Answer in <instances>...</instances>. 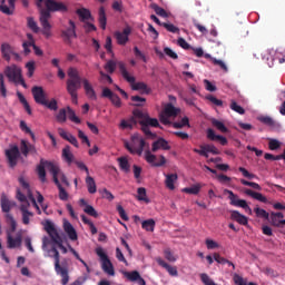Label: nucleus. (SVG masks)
<instances>
[{
  "mask_svg": "<svg viewBox=\"0 0 285 285\" xmlns=\"http://www.w3.org/2000/svg\"><path fill=\"white\" fill-rule=\"evenodd\" d=\"M78 17H80L81 21H88L92 14L90 13V10L86 8L78 9L77 11Z\"/></svg>",
  "mask_w": 285,
  "mask_h": 285,
  "instance_id": "obj_41",
  "label": "nucleus"
},
{
  "mask_svg": "<svg viewBox=\"0 0 285 285\" xmlns=\"http://www.w3.org/2000/svg\"><path fill=\"white\" fill-rule=\"evenodd\" d=\"M27 26L32 32H39V24H37V21H35V18L29 17L27 18Z\"/></svg>",
  "mask_w": 285,
  "mask_h": 285,
  "instance_id": "obj_47",
  "label": "nucleus"
},
{
  "mask_svg": "<svg viewBox=\"0 0 285 285\" xmlns=\"http://www.w3.org/2000/svg\"><path fill=\"white\" fill-rule=\"evenodd\" d=\"M174 128H184L186 126H188V128H190V120L188 119V117H184L180 122H174L173 124Z\"/></svg>",
  "mask_w": 285,
  "mask_h": 285,
  "instance_id": "obj_53",
  "label": "nucleus"
},
{
  "mask_svg": "<svg viewBox=\"0 0 285 285\" xmlns=\"http://www.w3.org/2000/svg\"><path fill=\"white\" fill-rule=\"evenodd\" d=\"M137 194H138L137 196L138 202H145V204H150V198L146 194V188L144 187L138 188Z\"/></svg>",
  "mask_w": 285,
  "mask_h": 285,
  "instance_id": "obj_35",
  "label": "nucleus"
},
{
  "mask_svg": "<svg viewBox=\"0 0 285 285\" xmlns=\"http://www.w3.org/2000/svg\"><path fill=\"white\" fill-rule=\"evenodd\" d=\"M177 179H178L177 174H168V175H166L165 186H167V188L169 190H175V181H177Z\"/></svg>",
  "mask_w": 285,
  "mask_h": 285,
  "instance_id": "obj_28",
  "label": "nucleus"
},
{
  "mask_svg": "<svg viewBox=\"0 0 285 285\" xmlns=\"http://www.w3.org/2000/svg\"><path fill=\"white\" fill-rule=\"evenodd\" d=\"M31 92L36 104H39L40 106H43L48 100L43 87L35 86L32 87Z\"/></svg>",
  "mask_w": 285,
  "mask_h": 285,
  "instance_id": "obj_16",
  "label": "nucleus"
},
{
  "mask_svg": "<svg viewBox=\"0 0 285 285\" xmlns=\"http://www.w3.org/2000/svg\"><path fill=\"white\" fill-rule=\"evenodd\" d=\"M134 55H135L136 59H141V61H144V63L148 62L146 55L144 52H141V50H139V47H134Z\"/></svg>",
  "mask_w": 285,
  "mask_h": 285,
  "instance_id": "obj_57",
  "label": "nucleus"
},
{
  "mask_svg": "<svg viewBox=\"0 0 285 285\" xmlns=\"http://www.w3.org/2000/svg\"><path fill=\"white\" fill-rule=\"evenodd\" d=\"M67 115H68V119L73 124H81V119L77 117V114H75V110H72V108L67 107Z\"/></svg>",
  "mask_w": 285,
  "mask_h": 285,
  "instance_id": "obj_45",
  "label": "nucleus"
},
{
  "mask_svg": "<svg viewBox=\"0 0 285 285\" xmlns=\"http://www.w3.org/2000/svg\"><path fill=\"white\" fill-rule=\"evenodd\" d=\"M42 250L48 253V257L53 259V268L56 274L61 276V284L68 285V282H70L68 261L63 259L61 262V255L59 254V249H57V244H55L50 237L45 236L42 238Z\"/></svg>",
  "mask_w": 285,
  "mask_h": 285,
  "instance_id": "obj_3",
  "label": "nucleus"
},
{
  "mask_svg": "<svg viewBox=\"0 0 285 285\" xmlns=\"http://www.w3.org/2000/svg\"><path fill=\"white\" fill-rule=\"evenodd\" d=\"M63 230L65 233H67L69 239H71V242H77L78 236H77V230L75 229V227L72 226V224L68 220H66L63 223Z\"/></svg>",
  "mask_w": 285,
  "mask_h": 285,
  "instance_id": "obj_19",
  "label": "nucleus"
},
{
  "mask_svg": "<svg viewBox=\"0 0 285 285\" xmlns=\"http://www.w3.org/2000/svg\"><path fill=\"white\" fill-rule=\"evenodd\" d=\"M125 148L130 153V155H138L141 157L144 155V149L147 148L145 151V160L147 164H150L154 168H161V166H166V157L164 155L157 156L149 151L150 145L146 142V140L139 136V134H134L131 136V144L125 141Z\"/></svg>",
  "mask_w": 285,
  "mask_h": 285,
  "instance_id": "obj_1",
  "label": "nucleus"
},
{
  "mask_svg": "<svg viewBox=\"0 0 285 285\" xmlns=\"http://www.w3.org/2000/svg\"><path fill=\"white\" fill-rule=\"evenodd\" d=\"M119 167L122 173H130V163L128 161V158L120 157L118 158Z\"/></svg>",
  "mask_w": 285,
  "mask_h": 285,
  "instance_id": "obj_36",
  "label": "nucleus"
},
{
  "mask_svg": "<svg viewBox=\"0 0 285 285\" xmlns=\"http://www.w3.org/2000/svg\"><path fill=\"white\" fill-rule=\"evenodd\" d=\"M230 218L237 222V224H240V226H248V217L240 214L238 210H233Z\"/></svg>",
  "mask_w": 285,
  "mask_h": 285,
  "instance_id": "obj_21",
  "label": "nucleus"
},
{
  "mask_svg": "<svg viewBox=\"0 0 285 285\" xmlns=\"http://www.w3.org/2000/svg\"><path fill=\"white\" fill-rule=\"evenodd\" d=\"M26 68H27V70H28L27 77H29V79L32 78L33 75H35V70H36L35 61L31 60V61L27 62V63H26Z\"/></svg>",
  "mask_w": 285,
  "mask_h": 285,
  "instance_id": "obj_58",
  "label": "nucleus"
},
{
  "mask_svg": "<svg viewBox=\"0 0 285 285\" xmlns=\"http://www.w3.org/2000/svg\"><path fill=\"white\" fill-rule=\"evenodd\" d=\"M206 247L208 250H215L219 246V244L210 238L205 240Z\"/></svg>",
  "mask_w": 285,
  "mask_h": 285,
  "instance_id": "obj_62",
  "label": "nucleus"
},
{
  "mask_svg": "<svg viewBox=\"0 0 285 285\" xmlns=\"http://www.w3.org/2000/svg\"><path fill=\"white\" fill-rule=\"evenodd\" d=\"M124 275L125 277H127V279H129V282H137V279H139V277L141 276L137 271L125 272Z\"/></svg>",
  "mask_w": 285,
  "mask_h": 285,
  "instance_id": "obj_48",
  "label": "nucleus"
},
{
  "mask_svg": "<svg viewBox=\"0 0 285 285\" xmlns=\"http://www.w3.org/2000/svg\"><path fill=\"white\" fill-rule=\"evenodd\" d=\"M105 70L108 71L109 75H112L115 70H117V62H115L114 60L107 61V63L105 65Z\"/></svg>",
  "mask_w": 285,
  "mask_h": 285,
  "instance_id": "obj_56",
  "label": "nucleus"
},
{
  "mask_svg": "<svg viewBox=\"0 0 285 285\" xmlns=\"http://www.w3.org/2000/svg\"><path fill=\"white\" fill-rule=\"evenodd\" d=\"M282 144L277 139H271L268 142L269 150H278L281 148Z\"/></svg>",
  "mask_w": 285,
  "mask_h": 285,
  "instance_id": "obj_63",
  "label": "nucleus"
},
{
  "mask_svg": "<svg viewBox=\"0 0 285 285\" xmlns=\"http://www.w3.org/2000/svg\"><path fill=\"white\" fill-rule=\"evenodd\" d=\"M27 39H29V41H24L22 43L24 55H28L30 52V48L35 46V38L32 37V33H27Z\"/></svg>",
  "mask_w": 285,
  "mask_h": 285,
  "instance_id": "obj_33",
  "label": "nucleus"
},
{
  "mask_svg": "<svg viewBox=\"0 0 285 285\" xmlns=\"http://www.w3.org/2000/svg\"><path fill=\"white\" fill-rule=\"evenodd\" d=\"M181 109L174 107L170 102L166 104L159 118L164 126L170 125V117H177Z\"/></svg>",
  "mask_w": 285,
  "mask_h": 285,
  "instance_id": "obj_11",
  "label": "nucleus"
},
{
  "mask_svg": "<svg viewBox=\"0 0 285 285\" xmlns=\"http://www.w3.org/2000/svg\"><path fill=\"white\" fill-rule=\"evenodd\" d=\"M258 119L262 124H264L265 126H268L269 128H277V126H279V124H277V121H275L269 116H263V117H259Z\"/></svg>",
  "mask_w": 285,
  "mask_h": 285,
  "instance_id": "obj_32",
  "label": "nucleus"
},
{
  "mask_svg": "<svg viewBox=\"0 0 285 285\" xmlns=\"http://www.w3.org/2000/svg\"><path fill=\"white\" fill-rule=\"evenodd\" d=\"M156 262L159 266L165 268L167 271V273H169V275H171V277H177V275H179V273L177 272V267L170 266L168 263L163 261L161 257L156 258Z\"/></svg>",
  "mask_w": 285,
  "mask_h": 285,
  "instance_id": "obj_20",
  "label": "nucleus"
},
{
  "mask_svg": "<svg viewBox=\"0 0 285 285\" xmlns=\"http://www.w3.org/2000/svg\"><path fill=\"white\" fill-rule=\"evenodd\" d=\"M62 158L65 159V161H67L69 166L70 164H75V154H72V151L70 150V146H66L62 149Z\"/></svg>",
  "mask_w": 285,
  "mask_h": 285,
  "instance_id": "obj_26",
  "label": "nucleus"
},
{
  "mask_svg": "<svg viewBox=\"0 0 285 285\" xmlns=\"http://www.w3.org/2000/svg\"><path fill=\"white\" fill-rule=\"evenodd\" d=\"M132 115L137 119H141L139 121L140 126H151V128H159V120L157 118H150L149 116H145L141 110L135 109L132 111Z\"/></svg>",
  "mask_w": 285,
  "mask_h": 285,
  "instance_id": "obj_12",
  "label": "nucleus"
},
{
  "mask_svg": "<svg viewBox=\"0 0 285 285\" xmlns=\"http://www.w3.org/2000/svg\"><path fill=\"white\" fill-rule=\"evenodd\" d=\"M254 213H255L256 217H258L261 219H266V220L271 219V214H268V212H266L265 209L255 207Z\"/></svg>",
  "mask_w": 285,
  "mask_h": 285,
  "instance_id": "obj_39",
  "label": "nucleus"
},
{
  "mask_svg": "<svg viewBox=\"0 0 285 285\" xmlns=\"http://www.w3.org/2000/svg\"><path fill=\"white\" fill-rule=\"evenodd\" d=\"M98 21L101 30H106L108 18L106 17V8L100 7L98 11Z\"/></svg>",
  "mask_w": 285,
  "mask_h": 285,
  "instance_id": "obj_25",
  "label": "nucleus"
},
{
  "mask_svg": "<svg viewBox=\"0 0 285 285\" xmlns=\"http://www.w3.org/2000/svg\"><path fill=\"white\" fill-rule=\"evenodd\" d=\"M20 130H22V132H26V135H30L31 139L35 141V132H32V129L28 127V124H26V120L20 121Z\"/></svg>",
  "mask_w": 285,
  "mask_h": 285,
  "instance_id": "obj_46",
  "label": "nucleus"
},
{
  "mask_svg": "<svg viewBox=\"0 0 285 285\" xmlns=\"http://www.w3.org/2000/svg\"><path fill=\"white\" fill-rule=\"evenodd\" d=\"M0 206L2 213H6V219L8 224L11 226L12 233H14V230H17V220H14V216L10 214V210L14 208V202L10 200L6 193H2L0 197Z\"/></svg>",
  "mask_w": 285,
  "mask_h": 285,
  "instance_id": "obj_7",
  "label": "nucleus"
},
{
  "mask_svg": "<svg viewBox=\"0 0 285 285\" xmlns=\"http://www.w3.org/2000/svg\"><path fill=\"white\" fill-rule=\"evenodd\" d=\"M69 28L61 31V38L63 39L65 43H72V39H77V31L75 21L69 20Z\"/></svg>",
  "mask_w": 285,
  "mask_h": 285,
  "instance_id": "obj_13",
  "label": "nucleus"
},
{
  "mask_svg": "<svg viewBox=\"0 0 285 285\" xmlns=\"http://www.w3.org/2000/svg\"><path fill=\"white\" fill-rule=\"evenodd\" d=\"M17 97H18L20 104H22L26 112H28V115H32V108H30V104H28V100L26 99V96H23V94L18 91Z\"/></svg>",
  "mask_w": 285,
  "mask_h": 285,
  "instance_id": "obj_31",
  "label": "nucleus"
},
{
  "mask_svg": "<svg viewBox=\"0 0 285 285\" xmlns=\"http://www.w3.org/2000/svg\"><path fill=\"white\" fill-rule=\"evenodd\" d=\"M20 153L23 157H28L30 155V142L26 140H21L20 142Z\"/></svg>",
  "mask_w": 285,
  "mask_h": 285,
  "instance_id": "obj_44",
  "label": "nucleus"
},
{
  "mask_svg": "<svg viewBox=\"0 0 285 285\" xmlns=\"http://www.w3.org/2000/svg\"><path fill=\"white\" fill-rule=\"evenodd\" d=\"M86 186L87 190L90 195H95L97 193V183H95V178H92L90 175L86 177Z\"/></svg>",
  "mask_w": 285,
  "mask_h": 285,
  "instance_id": "obj_27",
  "label": "nucleus"
},
{
  "mask_svg": "<svg viewBox=\"0 0 285 285\" xmlns=\"http://www.w3.org/2000/svg\"><path fill=\"white\" fill-rule=\"evenodd\" d=\"M163 150H170V145H168V141L164 138H159L158 140L154 141L151 145V153H157L159 149Z\"/></svg>",
  "mask_w": 285,
  "mask_h": 285,
  "instance_id": "obj_18",
  "label": "nucleus"
},
{
  "mask_svg": "<svg viewBox=\"0 0 285 285\" xmlns=\"http://www.w3.org/2000/svg\"><path fill=\"white\" fill-rule=\"evenodd\" d=\"M4 156L9 168H16L17 164H19V158L21 157V150H19V146L10 145L9 148L4 150Z\"/></svg>",
  "mask_w": 285,
  "mask_h": 285,
  "instance_id": "obj_10",
  "label": "nucleus"
},
{
  "mask_svg": "<svg viewBox=\"0 0 285 285\" xmlns=\"http://www.w3.org/2000/svg\"><path fill=\"white\" fill-rule=\"evenodd\" d=\"M216 178L219 181V184H230V181H232V178L224 174L217 175Z\"/></svg>",
  "mask_w": 285,
  "mask_h": 285,
  "instance_id": "obj_64",
  "label": "nucleus"
},
{
  "mask_svg": "<svg viewBox=\"0 0 285 285\" xmlns=\"http://www.w3.org/2000/svg\"><path fill=\"white\" fill-rule=\"evenodd\" d=\"M225 193L228 195V199L230 200V206H236L237 202H239V197L233 193L230 189H225Z\"/></svg>",
  "mask_w": 285,
  "mask_h": 285,
  "instance_id": "obj_50",
  "label": "nucleus"
},
{
  "mask_svg": "<svg viewBox=\"0 0 285 285\" xmlns=\"http://www.w3.org/2000/svg\"><path fill=\"white\" fill-rule=\"evenodd\" d=\"M199 148H203L207 153H212V155H219V149H217L215 145H200Z\"/></svg>",
  "mask_w": 285,
  "mask_h": 285,
  "instance_id": "obj_52",
  "label": "nucleus"
},
{
  "mask_svg": "<svg viewBox=\"0 0 285 285\" xmlns=\"http://www.w3.org/2000/svg\"><path fill=\"white\" fill-rule=\"evenodd\" d=\"M67 76L69 77L67 79V92H77L79 88H82L85 90V95L88 97V99H91L92 101H97V91H95V88L92 87V83L88 78H81L79 75V70L75 67H70L67 70Z\"/></svg>",
  "mask_w": 285,
  "mask_h": 285,
  "instance_id": "obj_4",
  "label": "nucleus"
},
{
  "mask_svg": "<svg viewBox=\"0 0 285 285\" xmlns=\"http://www.w3.org/2000/svg\"><path fill=\"white\" fill-rule=\"evenodd\" d=\"M141 228L148 233L155 232V219L150 218L141 223Z\"/></svg>",
  "mask_w": 285,
  "mask_h": 285,
  "instance_id": "obj_37",
  "label": "nucleus"
},
{
  "mask_svg": "<svg viewBox=\"0 0 285 285\" xmlns=\"http://www.w3.org/2000/svg\"><path fill=\"white\" fill-rule=\"evenodd\" d=\"M117 66L121 77L126 79L128 83H130L132 90H141L142 95H150V88L148 85H146V82H135L136 78L130 76L128 69L126 68V63L119 61L117 62Z\"/></svg>",
  "mask_w": 285,
  "mask_h": 285,
  "instance_id": "obj_6",
  "label": "nucleus"
},
{
  "mask_svg": "<svg viewBox=\"0 0 285 285\" xmlns=\"http://www.w3.org/2000/svg\"><path fill=\"white\" fill-rule=\"evenodd\" d=\"M240 184H243V186H249L250 188H254V190H262V186H259L257 183L240 179Z\"/></svg>",
  "mask_w": 285,
  "mask_h": 285,
  "instance_id": "obj_59",
  "label": "nucleus"
},
{
  "mask_svg": "<svg viewBox=\"0 0 285 285\" xmlns=\"http://www.w3.org/2000/svg\"><path fill=\"white\" fill-rule=\"evenodd\" d=\"M0 94L1 97H8V89L6 88V81L3 79V73H0Z\"/></svg>",
  "mask_w": 285,
  "mask_h": 285,
  "instance_id": "obj_55",
  "label": "nucleus"
},
{
  "mask_svg": "<svg viewBox=\"0 0 285 285\" xmlns=\"http://www.w3.org/2000/svg\"><path fill=\"white\" fill-rule=\"evenodd\" d=\"M42 226L52 242H56V239H59L61 237L59 236V232H57V228H55V224H52V222L46 220L45 223H42Z\"/></svg>",
  "mask_w": 285,
  "mask_h": 285,
  "instance_id": "obj_17",
  "label": "nucleus"
},
{
  "mask_svg": "<svg viewBox=\"0 0 285 285\" xmlns=\"http://www.w3.org/2000/svg\"><path fill=\"white\" fill-rule=\"evenodd\" d=\"M245 195H248V197H252L257 202H262V204L268 203V198H266V196H264L262 193L253 191V189H246Z\"/></svg>",
  "mask_w": 285,
  "mask_h": 285,
  "instance_id": "obj_23",
  "label": "nucleus"
},
{
  "mask_svg": "<svg viewBox=\"0 0 285 285\" xmlns=\"http://www.w3.org/2000/svg\"><path fill=\"white\" fill-rule=\"evenodd\" d=\"M56 119L58 124H66V121H68V111L66 110V108L59 109Z\"/></svg>",
  "mask_w": 285,
  "mask_h": 285,
  "instance_id": "obj_38",
  "label": "nucleus"
},
{
  "mask_svg": "<svg viewBox=\"0 0 285 285\" xmlns=\"http://www.w3.org/2000/svg\"><path fill=\"white\" fill-rule=\"evenodd\" d=\"M212 124L220 132H228V128L226 127V125H224V122H222V121H219L217 119H214V120H212Z\"/></svg>",
  "mask_w": 285,
  "mask_h": 285,
  "instance_id": "obj_51",
  "label": "nucleus"
},
{
  "mask_svg": "<svg viewBox=\"0 0 285 285\" xmlns=\"http://www.w3.org/2000/svg\"><path fill=\"white\" fill-rule=\"evenodd\" d=\"M151 9L156 12V14H158V17H163L164 19L168 18V12L157 3H153Z\"/></svg>",
  "mask_w": 285,
  "mask_h": 285,
  "instance_id": "obj_43",
  "label": "nucleus"
},
{
  "mask_svg": "<svg viewBox=\"0 0 285 285\" xmlns=\"http://www.w3.org/2000/svg\"><path fill=\"white\" fill-rule=\"evenodd\" d=\"M96 255L99 256L101 269L104 271V273H106V275H109L110 277H115V266L112 265V262H110V258L108 257V254H106V250H104L102 247H97Z\"/></svg>",
  "mask_w": 285,
  "mask_h": 285,
  "instance_id": "obj_8",
  "label": "nucleus"
},
{
  "mask_svg": "<svg viewBox=\"0 0 285 285\" xmlns=\"http://www.w3.org/2000/svg\"><path fill=\"white\" fill-rule=\"evenodd\" d=\"M4 75L12 83H20V86L28 88L26 85V80L21 76V68L17 67V65L9 66L4 69Z\"/></svg>",
  "mask_w": 285,
  "mask_h": 285,
  "instance_id": "obj_9",
  "label": "nucleus"
},
{
  "mask_svg": "<svg viewBox=\"0 0 285 285\" xmlns=\"http://www.w3.org/2000/svg\"><path fill=\"white\" fill-rule=\"evenodd\" d=\"M239 173H242L243 177H246L247 179H257V176L255 174L249 173L246 168L239 167Z\"/></svg>",
  "mask_w": 285,
  "mask_h": 285,
  "instance_id": "obj_60",
  "label": "nucleus"
},
{
  "mask_svg": "<svg viewBox=\"0 0 285 285\" xmlns=\"http://www.w3.org/2000/svg\"><path fill=\"white\" fill-rule=\"evenodd\" d=\"M135 126H137V120L135 119V117H131L129 120L122 119L120 121L119 128L121 130H132Z\"/></svg>",
  "mask_w": 285,
  "mask_h": 285,
  "instance_id": "obj_24",
  "label": "nucleus"
},
{
  "mask_svg": "<svg viewBox=\"0 0 285 285\" xmlns=\"http://www.w3.org/2000/svg\"><path fill=\"white\" fill-rule=\"evenodd\" d=\"M202 190V185L196 184L191 187H185L183 188V193H186L187 195H199V191Z\"/></svg>",
  "mask_w": 285,
  "mask_h": 285,
  "instance_id": "obj_34",
  "label": "nucleus"
},
{
  "mask_svg": "<svg viewBox=\"0 0 285 285\" xmlns=\"http://www.w3.org/2000/svg\"><path fill=\"white\" fill-rule=\"evenodd\" d=\"M131 101L134 102L132 106L136 108H141L146 106V98L141 96H131Z\"/></svg>",
  "mask_w": 285,
  "mask_h": 285,
  "instance_id": "obj_42",
  "label": "nucleus"
},
{
  "mask_svg": "<svg viewBox=\"0 0 285 285\" xmlns=\"http://www.w3.org/2000/svg\"><path fill=\"white\" fill-rule=\"evenodd\" d=\"M163 28H166V30L168 32H173L174 35H176L177 32H179V28H177L175 24L173 23H167V22H163Z\"/></svg>",
  "mask_w": 285,
  "mask_h": 285,
  "instance_id": "obj_61",
  "label": "nucleus"
},
{
  "mask_svg": "<svg viewBox=\"0 0 285 285\" xmlns=\"http://www.w3.org/2000/svg\"><path fill=\"white\" fill-rule=\"evenodd\" d=\"M101 97L109 99L115 108H121V98H119L117 94L112 92L110 88L105 87L102 89Z\"/></svg>",
  "mask_w": 285,
  "mask_h": 285,
  "instance_id": "obj_15",
  "label": "nucleus"
},
{
  "mask_svg": "<svg viewBox=\"0 0 285 285\" xmlns=\"http://www.w3.org/2000/svg\"><path fill=\"white\" fill-rule=\"evenodd\" d=\"M46 169L52 175L53 184H56L59 190V199H61V202H68V191H66V188H63V186H61V183H59V166H57L52 161L45 160L43 158L40 159V164L37 166V174L42 184H46V181L48 180L46 178Z\"/></svg>",
  "mask_w": 285,
  "mask_h": 285,
  "instance_id": "obj_5",
  "label": "nucleus"
},
{
  "mask_svg": "<svg viewBox=\"0 0 285 285\" xmlns=\"http://www.w3.org/2000/svg\"><path fill=\"white\" fill-rule=\"evenodd\" d=\"M132 33V28L127 26L122 31H116L115 38L117 40L118 46H126L128 41H130V35Z\"/></svg>",
  "mask_w": 285,
  "mask_h": 285,
  "instance_id": "obj_14",
  "label": "nucleus"
},
{
  "mask_svg": "<svg viewBox=\"0 0 285 285\" xmlns=\"http://www.w3.org/2000/svg\"><path fill=\"white\" fill-rule=\"evenodd\" d=\"M59 135L62 137V139H66V141H69V144L75 146V148H79V141L72 134H68L66 130L59 129Z\"/></svg>",
  "mask_w": 285,
  "mask_h": 285,
  "instance_id": "obj_22",
  "label": "nucleus"
},
{
  "mask_svg": "<svg viewBox=\"0 0 285 285\" xmlns=\"http://www.w3.org/2000/svg\"><path fill=\"white\" fill-rule=\"evenodd\" d=\"M36 6L39 9L40 26L42 27L41 33L46 39L52 37V24H50V12H68V7L63 2L57 0H45V6L47 9H43V0H36Z\"/></svg>",
  "mask_w": 285,
  "mask_h": 285,
  "instance_id": "obj_2",
  "label": "nucleus"
},
{
  "mask_svg": "<svg viewBox=\"0 0 285 285\" xmlns=\"http://www.w3.org/2000/svg\"><path fill=\"white\" fill-rule=\"evenodd\" d=\"M42 106H45V108H48V110H53V111L59 110V104L55 98H51L50 100L45 101Z\"/></svg>",
  "mask_w": 285,
  "mask_h": 285,
  "instance_id": "obj_40",
  "label": "nucleus"
},
{
  "mask_svg": "<svg viewBox=\"0 0 285 285\" xmlns=\"http://www.w3.org/2000/svg\"><path fill=\"white\" fill-rule=\"evenodd\" d=\"M230 110H234V112H237L238 115H245L246 110L243 109L242 106L237 105V101L232 100L230 106H229Z\"/></svg>",
  "mask_w": 285,
  "mask_h": 285,
  "instance_id": "obj_49",
  "label": "nucleus"
},
{
  "mask_svg": "<svg viewBox=\"0 0 285 285\" xmlns=\"http://www.w3.org/2000/svg\"><path fill=\"white\" fill-rule=\"evenodd\" d=\"M83 213H86L90 217H95V218L99 217V214L97 213V209H95V207H92L91 205H86V207L83 209Z\"/></svg>",
  "mask_w": 285,
  "mask_h": 285,
  "instance_id": "obj_54",
  "label": "nucleus"
},
{
  "mask_svg": "<svg viewBox=\"0 0 285 285\" xmlns=\"http://www.w3.org/2000/svg\"><path fill=\"white\" fill-rule=\"evenodd\" d=\"M1 52H2L3 59H6V61H10V55H12V52H13L10 43L3 42L1 45Z\"/></svg>",
  "mask_w": 285,
  "mask_h": 285,
  "instance_id": "obj_29",
  "label": "nucleus"
},
{
  "mask_svg": "<svg viewBox=\"0 0 285 285\" xmlns=\"http://www.w3.org/2000/svg\"><path fill=\"white\" fill-rule=\"evenodd\" d=\"M7 246L8 248H19L21 246V237L13 238L12 235H8L7 237Z\"/></svg>",
  "mask_w": 285,
  "mask_h": 285,
  "instance_id": "obj_30",
  "label": "nucleus"
}]
</instances>
